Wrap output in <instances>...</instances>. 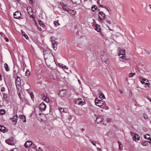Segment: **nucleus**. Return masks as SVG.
<instances>
[{
  "mask_svg": "<svg viewBox=\"0 0 151 151\" xmlns=\"http://www.w3.org/2000/svg\"><path fill=\"white\" fill-rule=\"evenodd\" d=\"M83 102L82 101V99H81V101H80L79 103H78V104L82 105H83Z\"/></svg>",
  "mask_w": 151,
  "mask_h": 151,
  "instance_id": "obj_38",
  "label": "nucleus"
},
{
  "mask_svg": "<svg viewBox=\"0 0 151 151\" xmlns=\"http://www.w3.org/2000/svg\"><path fill=\"white\" fill-rule=\"evenodd\" d=\"M30 72L29 71L27 70L26 72L25 75L26 76H28L30 74Z\"/></svg>",
  "mask_w": 151,
  "mask_h": 151,
  "instance_id": "obj_36",
  "label": "nucleus"
},
{
  "mask_svg": "<svg viewBox=\"0 0 151 151\" xmlns=\"http://www.w3.org/2000/svg\"><path fill=\"white\" fill-rule=\"evenodd\" d=\"M16 86H19L21 85V79L18 76H16Z\"/></svg>",
  "mask_w": 151,
  "mask_h": 151,
  "instance_id": "obj_9",
  "label": "nucleus"
},
{
  "mask_svg": "<svg viewBox=\"0 0 151 151\" xmlns=\"http://www.w3.org/2000/svg\"><path fill=\"white\" fill-rule=\"evenodd\" d=\"M42 99L47 102H48L49 101V98L44 94H42L41 95Z\"/></svg>",
  "mask_w": 151,
  "mask_h": 151,
  "instance_id": "obj_13",
  "label": "nucleus"
},
{
  "mask_svg": "<svg viewBox=\"0 0 151 151\" xmlns=\"http://www.w3.org/2000/svg\"><path fill=\"white\" fill-rule=\"evenodd\" d=\"M97 8L96 6L95 5H93L91 7V10L93 12H94Z\"/></svg>",
  "mask_w": 151,
  "mask_h": 151,
  "instance_id": "obj_25",
  "label": "nucleus"
},
{
  "mask_svg": "<svg viewBox=\"0 0 151 151\" xmlns=\"http://www.w3.org/2000/svg\"><path fill=\"white\" fill-rule=\"evenodd\" d=\"M20 119H22L23 122H26V118L25 116L24 115H22L20 116Z\"/></svg>",
  "mask_w": 151,
  "mask_h": 151,
  "instance_id": "obj_22",
  "label": "nucleus"
},
{
  "mask_svg": "<svg viewBox=\"0 0 151 151\" xmlns=\"http://www.w3.org/2000/svg\"><path fill=\"white\" fill-rule=\"evenodd\" d=\"M147 99L151 103V98H150L149 96H147Z\"/></svg>",
  "mask_w": 151,
  "mask_h": 151,
  "instance_id": "obj_49",
  "label": "nucleus"
},
{
  "mask_svg": "<svg viewBox=\"0 0 151 151\" xmlns=\"http://www.w3.org/2000/svg\"><path fill=\"white\" fill-rule=\"evenodd\" d=\"M5 111L4 109H1L0 110V114L3 115L5 114Z\"/></svg>",
  "mask_w": 151,
  "mask_h": 151,
  "instance_id": "obj_29",
  "label": "nucleus"
},
{
  "mask_svg": "<svg viewBox=\"0 0 151 151\" xmlns=\"http://www.w3.org/2000/svg\"><path fill=\"white\" fill-rule=\"evenodd\" d=\"M31 13H30V12L29 11H28V13L30 15V17L32 18L33 19H34L35 18V17H34V15H33V13H32V10L31 9Z\"/></svg>",
  "mask_w": 151,
  "mask_h": 151,
  "instance_id": "obj_23",
  "label": "nucleus"
},
{
  "mask_svg": "<svg viewBox=\"0 0 151 151\" xmlns=\"http://www.w3.org/2000/svg\"><path fill=\"white\" fill-rule=\"evenodd\" d=\"M63 67L65 69H68V68L66 66H63Z\"/></svg>",
  "mask_w": 151,
  "mask_h": 151,
  "instance_id": "obj_59",
  "label": "nucleus"
},
{
  "mask_svg": "<svg viewBox=\"0 0 151 151\" xmlns=\"http://www.w3.org/2000/svg\"><path fill=\"white\" fill-rule=\"evenodd\" d=\"M58 20L57 21H54V24L56 26H58L59 25H60V23H59L58 22Z\"/></svg>",
  "mask_w": 151,
  "mask_h": 151,
  "instance_id": "obj_27",
  "label": "nucleus"
},
{
  "mask_svg": "<svg viewBox=\"0 0 151 151\" xmlns=\"http://www.w3.org/2000/svg\"><path fill=\"white\" fill-rule=\"evenodd\" d=\"M14 17L15 19H19L21 17V14L20 12L17 11L14 14Z\"/></svg>",
  "mask_w": 151,
  "mask_h": 151,
  "instance_id": "obj_7",
  "label": "nucleus"
},
{
  "mask_svg": "<svg viewBox=\"0 0 151 151\" xmlns=\"http://www.w3.org/2000/svg\"><path fill=\"white\" fill-rule=\"evenodd\" d=\"M71 1L73 3L78 4H79L81 2V0H71Z\"/></svg>",
  "mask_w": 151,
  "mask_h": 151,
  "instance_id": "obj_18",
  "label": "nucleus"
},
{
  "mask_svg": "<svg viewBox=\"0 0 151 151\" xmlns=\"http://www.w3.org/2000/svg\"><path fill=\"white\" fill-rule=\"evenodd\" d=\"M47 62L48 64H51V63L55 62V60L54 56L52 55L50 56L49 58H47Z\"/></svg>",
  "mask_w": 151,
  "mask_h": 151,
  "instance_id": "obj_4",
  "label": "nucleus"
},
{
  "mask_svg": "<svg viewBox=\"0 0 151 151\" xmlns=\"http://www.w3.org/2000/svg\"><path fill=\"white\" fill-rule=\"evenodd\" d=\"M59 111L60 112H63L64 111V109L63 108H60L59 109Z\"/></svg>",
  "mask_w": 151,
  "mask_h": 151,
  "instance_id": "obj_41",
  "label": "nucleus"
},
{
  "mask_svg": "<svg viewBox=\"0 0 151 151\" xmlns=\"http://www.w3.org/2000/svg\"><path fill=\"white\" fill-rule=\"evenodd\" d=\"M140 139V136L137 134L135 133L133 137V140L135 142H137Z\"/></svg>",
  "mask_w": 151,
  "mask_h": 151,
  "instance_id": "obj_8",
  "label": "nucleus"
},
{
  "mask_svg": "<svg viewBox=\"0 0 151 151\" xmlns=\"http://www.w3.org/2000/svg\"><path fill=\"white\" fill-rule=\"evenodd\" d=\"M120 92L121 93H123V91L122 90H120Z\"/></svg>",
  "mask_w": 151,
  "mask_h": 151,
  "instance_id": "obj_64",
  "label": "nucleus"
},
{
  "mask_svg": "<svg viewBox=\"0 0 151 151\" xmlns=\"http://www.w3.org/2000/svg\"><path fill=\"white\" fill-rule=\"evenodd\" d=\"M33 2V0H29V3L31 4H32Z\"/></svg>",
  "mask_w": 151,
  "mask_h": 151,
  "instance_id": "obj_54",
  "label": "nucleus"
},
{
  "mask_svg": "<svg viewBox=\"0 0 151 151\" xmlns=\"http://www.w3.org/2000/svg\"><path fill=\"white\" fill-rule=\"evenodd\" d=\"M51 40H55V37L54 36H52L50 39Z\"/></svg>",
  "mask_w": 151,
  "mask_h": 151,
  "instance_id": "obj_52",
  "label": "nucleus"
},
{
  "mask_svg": "<svg viewBox=\"0 0 151 151\" xmlns=\"http://www.w3.org/2000/svg\"><path fill=\"white\" fill-rule=\"evenodd\" d=\"M41 24H42V27H45V25H44V24L43 23H41Z\"/></svg>",
  "mask_w": 151,
  "mask_h": 151,
  "instance_id": "obj_63",
  "label": "nucleus"
},
{
  "mask_svg": "<svg viewBox=\"0 0 151 151\" xmlns=\"http://www.w3.org/2000/svg\"><path fill=\"white\" fill-rule=\"evenodd\" d=\"M18 116L16 115L14 116L12 118V122H16L17 120Z\"/></svg>",
  "mask_w": 151,
  "mask_h": 151,
  "instance_id": "obj_17",
  "label": "nucleus"
},
{
  "mask_svg": "<svg viewBox=\"0 0 151 151\" xmlns=\"http://www.w3.org/2000/svg\"><path fill=\"white\" fill-rule=\"evenodd\" d=\"M42 114L41 113H39L38 114H36V116L38 118H40V117H39V116H40Z\"/></svg>",
  "mask_w": 151,
  "mask_h": 151,
  "instance_id": "obj_47",
  "label": "nucleus"
},
{
  "mask_svg": "<svg viewBox=\"0 0 151 151\" xmlns=\"http://www.w3.org/2000/svg\"><path fill=\"white\" fill-rule=\"evenodd\" d=\"M4 68L6 71L8 72L10 70L7 64L5 63L4 64Z\"/></svg>",
  "mask_w": 151,
  "mask_h": 151,
  "instance_id": "obj_20",
  "label": "nucleus"
},
{
  "mask_svg": "<svg viewBox=\"0 0 151 151\" xmlns=\"http://www.w3.org/2000/svg\"><path fill=\"white\" fill-rule=\"evenodd\" d=\"M4 40L6 42H8L9 41V39L6 37L4 38Z\"/></svg>",
  "mask_w": 151,
  "mask_h": 151,
  "instance_id": "obj_50",
  "label": "nucleus"
},
{
  "mask_svg": "<svg viewBox=\"0 0 151 151\" xmlns=\"http://www.w3.org/2000/svg\"><path fill=\"white\" fill-rule=\"evenodd\" d=\"M144 138L145 139H148L150 140V142H149L150 143V142H151V138H150V137H147L146 136L144 135Z\"/></svg>",
  "mask_w": 151,
  "mask_h": 151,
  "instance_id": "obj_34",
  "label": "nucleus"
},
{
  "mask_svg": "<svg viewBox=\"0 0 151 151\" xmlns=\"http://www.w3.org/2000/svg\"><path fill=\"white\" fill-rule=\"evenodd\" d=\"M101 60L103 62H104L106 64L108 65L109 63V59L106 55H103L101 57Z\"/></svg>",
  "mask_w": 151,
  "mask_h": 151,
  "instance_id": "obj_3",
  "label": "nucleus"
},
{
  "mask_svg": "<svg viewBox=\"0 0 151 151\" xmlns=\"http://www.w3.org/2000/svg\"><path fill=\"white\" fill-rule=\"evenodd\" d=\"M58 95L61 97H63L66 95V92L65 89H62L59 91Z\"/></svg>",
  "mask_w": 151,
  "mask_h": 151,
  "instance_id": "obj_5",
  "label": "nucleus"
},
{
  "mask_svg": "<svg viewBox=\"0 0 151 151\" xmlns=\"http://www.w3.org/2000/svg\"><path fill=\"white\" fill-rule=\"evenodd\" d=\"M46 107V105L44 103H42L40 105V109L42 111H44L45 110Z\"/></svg>",
  "mask_w": 151,
  "mask_h": 151,
  "instance_id": "obj_10",
  "label": "nucleus"
},
{
  "mask_svg": "<svg viewBox=\"0 0 151 151\" xmlns=\"http://www.w3.org/2000/svg\"><path fill=\"white\" fill-rule=\"evenodd\" d=\"M10 151H18V150L17 148H14L13 149L11 150Z\"/></svg>",
  "mask_w": 151,
  "mask_h": 151,
  "instance_id": "obj_46",
  "label": "nucleus"
},
{
  "mask_svg": "<svg viewBox=\"0 0 151 151\" xmlns=\"http://www.w3.org/2000/svg\"><path fill=\"white\" fill-rule=\"evenodd\" d=\"M99 2H100V1H99V0H97V4H98L99 5L100 4Z\"/></svg>",
  "mask_w": 151,
  "mask_h": 151,
  "instance_id": "obj_60",
  "label": "nucleus"
},
{
  "mask_svg": "<svg viewBox=\"0 0 151 151\" xmlns=\"http://www.w3.org/2000/svg\"><path fill=\"white\" fill-rule=\"evenodd\" d=\"M99 5L100 6V7H104V6L103 5H101L100 4Z\"/></svg>",
  "mask_w": 151,
  "mask_h": 151,
  "instance_id": "obj_62",
  "label": "nucleus"
},
{
  "mask_svg": "<svg viewBox=\"0 0 151 151\" xmlns=\"http://www.w3.org/2000/svg\"><path fill=\"white\" fill-rule=\"evenodd\" d=\"M118 143L119 144V150H121L122 149V145L121 143L119 141L118 142Z\"/></svg>",
  "mask_w": 151,
  "mask_h": 151,
  "instance_id": "obj_28",
  "label": "nucleus"
},
{
  "mask_svg": "<svg viewBox=\"0 0 151 151\" xmlns=\"http://www.w3.org/2000/svg\"><path fill=\"white\" fill-rule=\"evenodd\" d=\"M85 130V129L84 128H83L81 129V131H83Z\"/></svg>",
  "mask_w": 151,
  "mask_h": 151,
  "instance_id": "obj_61",
  "label": "nucleus"
},
{
  "mask_svg": "<svg viewBox=\"0 0 151 151\" xmlns=\"http://www.w3.org/2000/svg\"><path fill=\"white\" fill-rule=\"evenodd\" d=\"M81 101V99H78L76 101L75 104H78V103H79V102L80 101Z\"/></svg>",
  "mask_w": 151,
  "mask_h": 151,
  "instance_id": "obj_43",
  "label": "nucleus"
},
{
  "mask_svg": "<svg viewBox=\"0 0 151 151\" xmlns=\"http://www.w3.org/2000/svg\"><path fill=\"white\" fill-rule=\"evenodd\" d=\"M102 119L101 118L99 117L96 118V122L97 123L99 124L101 123L102 122Z\"/></svg>",
  "mask_w": 151,
  "mask_h": 151,
  "instance_id": "obj_19",
  "label": "nucleus"
},
{
  "mask_svg": "<svg viewBox=\"0 0 151 151\" xmlns=\"http://www.w3.org/2000/svg\"><path fill=\"white\" fill-rule=\"evenodd\" d=\"M142 79L143 80V81H144V82L146 81V82H147L148 81L146 79Z\"/></svg>",
  "mask_w": 151,
  "mask_h": 151,
  "instance_id": "obj_57",
  "label": "nucleus"
},
{
  "mask_svg": "<svg viewBox=\"0 0 151 151\" xmlns=\"http://www.w3.org/2000/svg\"><path fill=\"white\" fill-rule=\"evenodd\" d=\"M125 54V51L124 49H122L121 48H119V52L118 53L119 55H124Z\"/></svg>",
  "mask_w": 151,
  "mask_h": 151,
  "instance_id": "obj_11",
  "label": "nucleus"
},
{
  "mask_svg": "<svg viewBox=\"0 0 151 151\" xmlns=\"http://www.w3.org/2000/svg\"><path fill=\"white\" fill-rule=\"evenodd\" d=\"M13 137L9 138V139L5 140V142L6 143L10 145H14L15 142L13 140Z\"/></svg>",
  "mask_w": 151,
  "mask_h": 151,
  "instance_id": "obj_1",
  "label": "nucleus"
},
{
  "mask_svg": "<svg viewBox=\"0 0 151 151\" xmlns=\"http://www.w3.org/2000/svg\"><path fill=\"white\" fill-rule=\"evenodd\" d=\"M67 12L69 13L72 14L73 15H75L76 12V11H74V10H72L69 8L68 9Z\"/></svg>",
  "mask_w": 151,
  "mask_h": 151,
  "instance_id": "obj_16",
  "label": "nucleus"
},
{
  "mask_svg": "<svg viewBox=\"0 0 151 151\" xmlns=\"http://www.w3.org/2000/svg\"><path fill=\"white\" fill-rule=\"evenodd\" d=\"M99 97L101 99H103L105 98V96L103 93H101L100 94V95L99 96Z\"/></svg>",
  "mask_w": 151,
  "mask_h": 151,
  "instance_id": "obj_26",
  "label": "nucleus"
},
{
  "mask_svg": "<svg viewBox=\"0 0 151 151\" xmlns=\"http://www.w3.org/2000/svg\"><path fill=\"white\" fill-rule=\"evenodd\" d=\"M95 29L98 32H100L101 30L100 26L98 24H96L95 25Z\"/></svg>",
  "mask_w": 151,
  "mask_h": 151,
  "instance_id": "obj_14",
  "label": "nucleus"
},
{
  "mask_svg": "<svg viewBox=\"0 0 151 151\" xmlns=\"http://www.w3.org/2000/svg\"><path fill=\"white\" fill-rule=\"evenodd\" d=\"M125 57V56H121V57H120V58L121 59H124Z\"/></svg>",
  "mask_w": 151,
  "mask_h": 151,
  "instance_id": "obj_53",
  "label": "nucleus"
},
{
  "mask_svg": "<svg viewBox=\"0 0 151 151\" xmlns=\"http://www.w3.org/2000/svg\"><path fill=\"white\" fill-rule=\"evenodd\" d=\"M104 103L103 101L101 100H99L98 98L96 99L95 100L96 105L99 107L102 106L104 104Z\"/></svg>",
  "mask_w": 151,
  "mask_h": 151,
  "instance_id": "obj_2",
  "label": "nucleus"
},
{
  "mask_svg": "<svg viewBox=\"0 0 151 151\" xmlns=\"http://www.w3.org/2000/svg\"><path fill=\"white\" fill-rule=\"evenodd\" d=\"M51 41L52 45H54L55 44H57V42L55 41V40H52Z\"/></svg>",
  "mask_w": 151,
  "mask_h": 151,
  "instance_id": "obj_32",
  "label": "nucleus"
},
{
  "mask_svg": "<svg viewBox=\"0 0 151 151\" xmlns=\"http://www.w3.org/2000/svg\"><path fill=\"white\" fill-rule=\"evenodd\" d=\"M38 29L40 31H41L42 30V29H41V28L39 27H38Z\"/></svg>",
  "mask_w": 151,
  "mask_h": 151,
  "instance_id": "obj_58",
  "label": "nucleus"
},
{
  "mask_svg": "<svg viewBox=\"0 0 151 151\" xmlns=\"http://www.w3.org/2000/svg\"><path fill=\"white\" fill-rule=\"evenodd\" d=\"M52 47L55 50H56L57 48V44H55L54 45H52Z\"/></svg>",
  "mask_w": 151,
  "mask_h": 151,
  "instance_id": "obj_31",
  "label": "nucleus"
},
{
  "mask_svg": "<svg viewBox=\"0 0 151 151\" xmlns=\"http://www.w3.org/2000/svg\"><path fill=\"white\" fill-rule=\"evenodd\" d=\"M91 143L94 146H96V143L95 142L93 141H91Z\"/></svg>",
  "mask_w": 151,
  "mask_h": 151,
  "instance_id": "obj_45",
  "label": "nucleus"
},
{
  "mask_svg": "<svg viewBox=\"0 0 151 151\" xmlns=\"http://www.w3.org/2000/svg\"><path fill=\"white\" fill-rule=\"evenodd\" d=\"M99 17L101 20L104 19L105 18V14L101 12H100L99 13Z\"/></svg>",
  "mask_w": 151,
  "mask_h": 151,
  "instance_id": "obj_6",
  "label": "nucleus"
},
{
  "mask_svg": "<svg viewBox=\"0 0 151 151\" xmlns=\"http://www.w3.org/2000/svg\"><path fill=\"white\" fill-rule=\"evenodd\" d=\"M23 36H24V37L27 40H28V39H29V37L28 36L25 34H23Z\"/></svg>",
  "mask_w": 151,
  "mask_h": 151,
  "instance_id": "obj_40",
  "label": "nucleus"
},
{
  "mask_svg": "<svg viewBox=\"0 0 151 151\" xmlns=\"http://www.w3.org/2000/svg\"><path fill=\"white\" fill-rule=\"evenodd\" d=\"M17 68L15 67H14L13 68V73L15 76H17V71L16 70Z\"/></svg>",
  "mask_w": 151,
  "mask_h": 151,
  "instance_id": "obj_21",
  "label": "nucleus"
},
{
  "mask_svg": "<svg viewBox=\"0 0 151 151\" xmlns=\"http://www.w3.org/2000/svg\"><path fill=\"white\" fill-rule=\"evenodd\" d=\"M111 122V119H110L109 118H107L106 119V122L107 123H109L110 122Z\"/></svg>",
  "mask_w": 151,
  "mask_h": 151,
  "instance_id": "obj_44",
  "label": "nucleus"
},
{
  "mask_svg": "<svg viewBox=\"0 0 151 151\" xmlns=\"http://www.w3.org/2000/svg\"><path fill=\"white\" fill-rule=\"evenodd\" d=\"M32 142L31 141H27L25 143L24 146L25 147H28L32 145Z\"/></svg>",
  "mask_w": 151,
  "mask_h": 151,
  "instance_id": "obj_12",
  "label": "nucleus"
},
{
  "mask_svg": "<svg viewBox=\"0 0 151 151\" xmlns=\"http://www.w3.org/2000/svg\"><path fill=\"white\" fill-rule=\"evenodd\" d=\"M144 85H145V86H149L150 85V84L149 83H145H145H144Z\"/></svg>",
  "mask_w": 151,
  "mask_h": 151,
  "instance_id": "obj_48",
  "label": "nucleus"
},
{
  "mask_svg": "<svg viewBox=\"0 0 151 151\" xmlns=\"http://www.w3.org/2000/svg\"><path fill=\"white\" fill-rule=\"evenodd\" d=\"M109 12L111 11V10L109 7H107L106 9Z\"/></svg>",
  "mask_w": 151,
  "mask_h": 151,
  "instance_id": "obj_51",
  "label": "nucleus"
},
{
  "mask_svg": "<svg viewBox=\"0 0 151 151\" xmlns=\"http://www.w3.org/2000/svg\"><path fill=\"white\" fill-rule=\"evenodd\" d=\"M143 116L144 117V118L145 119H147L148 118V117H147V115L145 114H143Z\"/></svg>",
  "mask_w": 151,
  "mask_h": 151,
  "instance_id": "obj_39",
  "label": "nucleus"
},
{
  "mask_svg": "<svg viewBox=\"0 0 151 151\" xmlns=\"http://www.w3.org/2000/svg\"><path fill=\"white\" fill-rule=\"evenodd\" d=\"M135 74L134 73H131L129 74V76L130 77H132Z\"/></svg>",
  "mask_w": 151,
  "mask_h": 151,
  "instance_id": "obj_35",
  "label": "nucleus"
},
{
  "mask_svg": "<svg viewBox=\"0 0 151 151\" xmlns=\"http://www.w3.org/2000/svg\"><path fill=\"white\" fill-rule=\"evenodd\" d=\"M6 129L5 127L2 125H0V130L1 131H4Z\"/></svg>",
  "mask_w": 151,
  "mask_h": 151,
  "instance_id": "obj_24",
  "label": "nucleus"
},
{
  "mask_svg": "<svg viewBox=\"0 0 151 151\" xmlns=\"http://www.w3.org/2000/svg\"><path fill=\"white\" fill-rule=\"evenodd\" d=\"M106 22L110 24H111V22L109 20H106Z\"/></svg>",
  "mask_w": 151,
  "mask_h": 151,
  "instance_id": "obj_56",
  "label": "nucleus"
},
{
  "mask_svg": "<svg viewBox=\"0 0 151 151\" xmlns=\"http://www.w3.org/2000/svg\"><path fill=\"white\" fill-rule=\"evenodd\" d=\"M30 96L32 99H33L34 97V95L33 93L32 92H31L29 93Z\"/></svg>",
  "mask_w": 151,
  "mask_h": 151,
  "instance_id": "obj_37",
  "label": "nucleus"
},
{
  "mask_svg": "<svg viewBox=\"0 0 151 151\" xmlns=\"http://www.w3.org/2000/svg\"><path fill=\"white\" fill-rule=\"evenodd\" d=\"M3 97L4 99H6L7 97V95L5 93H3Z\"/></svg>",
  "mask_w": 151,
  "mask_h": 151,
  "instance_id": "obj_33",
  "label": "nucleus"
},
{
  "mask_svg": "<svg viewBox=\"0 0 151 151\" xmlns=\"http://www.w3.org/2000/svg\"><path fill=\"white\" fill-rule=\"evenodd\" d=\"M141 83L142 84H144V83H145V82H144V81H143V80L142 79V81H141Z\"/></svg>",
  "mask_w": 151,
  "mask_h": 151,
  "instance_id": "obj_55",
  "label": "nucleus"
},
{
  "mask_svg": "<svg viewBox=\"0 0 151 151\" xmlns=\"http://www.w3.org/2000/svg\"><path fill=\"white\" fill-rule=\"evenodd\" d=\"M60 5L62 6L63 8L65 10L67 11L68 8L67 7V6L63 3H60Z\"/></svg>",
  "mask_w": 151,
  "mask_h": 151,
  "instance_id": "obj_15",
  "label": "nucleus"
},
{
  "mask_svg": "<svg viewBox=\"0 0 151 151\" xmlns=\"http://www.w3.org/2000/svg\"><path fill=\"white\" fill-rule=\"evenodd\" d=\"M5 90V88L4 87H2L1 88V92H4Z\"/></svg>",
  "mask_w": 151,
  "mask_h": 151,
  "instance_id": "obj_42",
  "label": "nucleus"
},
{
  "mask_svg": "<svg viewBox=\"0 0 151 151\" xmlns=\"http://www.w3.org/2000/svg\"><path fill=\"white\" fill-rule=\"evenodd\" d=\"M147 141H145L144 142H142L141 144L143 146H147L148 145V144L147 143Z\"/></svg>",
  "mask_w": 151,
  "mask_h": 151,
  "instance_id": "obj_30",
  "label": "nucleus"
}]
</instances>
